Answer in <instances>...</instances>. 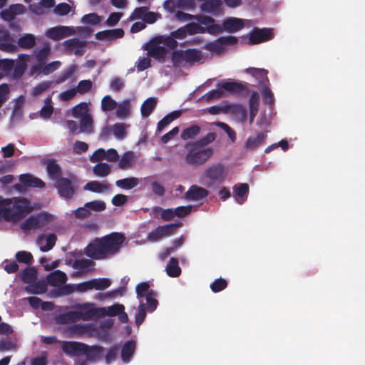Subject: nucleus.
Returning <instances> with one entry per match:
<instances>
[{"instance_id": "2f4dec72", "label": "nucleus", "mask_w": 365, "mask_h": 365, "mask_svg": "<svg viewBox=\"0 0 365 365\" xmlns=\"http://www.w3.org/2000/svg\"><path fill=\"white\" fill-rule=\"evenodd\" d=\"M157 106V100L153 97L147 98L141 105L140 112L144 118L148 117Z\"/></svg>"}, {"instance_id": "ddd939ff", "label": "nucleus", "mask_w": 365, "mask_h": 365, "mask_svg": "<svg viewBox=\"0 0 365 365\" xmlns=\"http://www.w3.org/2000/svg\"><path fill=\"white\" fill-rule=\"evenodd\" d=\"M96 310L91 309L84 313L77 311H71L60 316V322L63 324L74 322L76 319H83L84 320L92 319L95 317Z\"/></svg>"}, {"instance_id": "f704fd0d", "label": "nucleus", "mask_w": 365, "mask_h": 365, "mask_svg": "<svg viewBox=\"0 0 365 365\" xmlns=\"http://www.w3.org/2000/svg\"><path fill=\"white\" fill-rule=\"evenodd\" d=\"M36 44V38L33 34H25L18 40V45L24 49H31Z\"/></svg>"}, {"instance_id": "6e6d98bb", "label": "nucleus", "mask_w": 365, "mask_h": 365, "mask_svg": "<svg viewBox=\"0 0 365 365\" xmlns=\"http://www.w3.org/2000/svg\"><path fill=\"white\" fill-rule=\"evenodd\" d=\"M85 207H88L89 211L101 212L106 207V203L102 200H93L86 202Z\"/></svg>"}, {"instance_id": "a211bd4d", "label": "nucleus", "mask_w": 365, "mask_h": 365, "mask_svg": "<svg viewBox=\"0 0 365 365\" xmlns=\"http://www.w3.org/2000/svg\"><path fill=\"white\" fill-rule=\"evenodd\" d=\"M20 184H16L15 187L20 190L21 185L26 187H45V183L39 178L33 176L31 174H22L19 176Z\"/></svg>"}, {"instance_id": "20e7f679", "label": "nucleus", "mask_w": 365, "mask_h": 365, "mask_svg": "<svg viewBox=\"0 0 365 365\" xmlns=\"http://www.w3.org/2000/svg\"><path fill=\"white\" fill-rule=\"evenodd\" d=\"M21 280L29 284L26 287L27 292L34 294H41L46 291L43 284L36 282L37 279V271L34 267H26L21 272Z\"/></svg>"}, {"instance_id": "f257e3e1", "label": "nucleus", "mask_w": 365, "mask_h": 365, "mask_svg": "<svg viewBox=\"0 0 365 365\" xmlns=\"http://www.w3.org/2000/svg\"><path fill=\"white\" fill-rule=\"evenodd\" d=\"M31 211V202L26 198L0 196V222H18Z\"/></svg>"}, {"instance_id": "393cba45", "label": "nucleus", "mask_w": 365, "mask_h": 365, "mask_svg": "<svg viewBox=\"0 0 365 365\" xmlns=\"http://www.w3.org/2000/svg\"><path fill=\"white\" fill-rule=\"evenodd\" d=\"M266 138V132H260L255 137H249L245 143V148L248 150H254L263 145Z\"/></svg>"}, {"instance_id": "e2e57ef3", "label": "nucleus", "mask_w": 365, "mask_h": 365, "mask_svg": "<svg viewBox=\"0 0 365 365\" xmlns=\"http://www.w3.org/2000/svg\"><path fill=\"white\" fill-rule=\"evenodd\" d=\"M113 133L118 139H123L126 135L125 127L123 123H118L113 126Z\"/></svg>"}, {"instance_id": "5701e85b", "label": "nucleus", "mask_w": 365, "mask_h": 365, "mask_svg": "<svg viewBox=\"0 0 365 365\" xmlns=\"http://www.w3.org/2000/svg\"><path fill=\"white\" fill-rule=\"evenodd\" d=\"M222 1L221 0H208L203 1L200 5L202 11L218 15L221 12Z\"/></svg>"}, {"instance_id": "4be33fe9", "label": "nucleus", "mask_w": 365, "mask_h": 365, "mask_svg": "<svg viewBox=\"0 0 365 365\" xmlns=\"http://www.w3.org/2000/svg\"><path fill=\"white\" fill-rule=\"evenodd\" d=\"M124 36V31L123 29H114L98 31L96 34L95 36L99 41H113L117 38H120Z\"/></svg>"}, {"instance_id": "69168bd1", "label": "nucleus", "mask_w": 365, "mask_h": 365, "mask_svg": "<svg viewBox=\"0 0 365 365\" xmlns=\"http://www.w3.org/2000/svg\"><path fill=\"white\" fill-rule=\"evenodd\" d=\"M51 48L48 44H46L36 53V58L40 63H44L50 53Z\"/></svg>"}, {"instance_id": "bf43d9fd", "label": "nucleus", "mask_w": 365, "mask_h": 365, "mask_svg": "<svg viewBox=\"0 0 365 365\" xmlns=\"http://www.w3.org/2000/svg\"><path fill=\"white\" fill-rule=\"evenodd\" d=\"M93 83L91 80H82L78 82L76 90L80 94H85L91 89Z\"/></svg>"}, {"instance_id": "b1692460", "label": "nucleus", "mask_w": 365, "mask_h": 365, "mask_svg": "<svg viewBox=\"0 0 365 365\" xmlns=\"http://www.w3.org/2000/svg\"><path fill=\"white\" fill-rule=\"evenodd\" d=\"M57 237L55 234H49L47 237L43 235H39L37 239V243L40 245V250L42 252L51 250L56 245Z\"/></svg>"}, {"instance_id": "4c0bfd02", "label": "nucleus", "mask_w": 365, "mask_h": 365, "mask_svg": "<svg viewBox=\"0 0 365 365\" xmlns=\"http://www.w3.org/2000/svg\"><path fill=\"white\" fill-rule=\"evenodd\" d=\"M46 170L49 177L53 180H58L60 178L61 170L60 166L56 163V160H48L46 166Z\"/></svg>"}, {"instance_id": "c756f323", "label": "nucleus", "mask_w": 365, "mask_h": 365, "mask_svg": "<svg viewBox=\"0 0 365 365\" xmlns=\"http://www.w3.org/2000/svg\"><path fill=\"white\" fill-rule=\"evenodd\" d=\"M84 189L91 191L93 192L101 193L110 190V185L107 182H100L99 181L93 180L87 182Z\"/></svg>"}, {"instance_id": "9d476101", "label": "nucleus", "mask_w": 365, "mask_h": 365, "mask_svg": "<svg viewBox=\"0 0 365 365\" xmlns=\"http://www.w3.org/2000/svg\"><path fill=\"white\" fill-rule=\"evenodd\" d=\"M195 21L199 23V25L202 26L204 30L202 34L207 33L212 36L222 34L221 26L215 24V20L212 17L199 14L197 15Z\"/></svg>"}, {"instance_id": "4468645a", "label": "nucleus", "mask_w": 365, "mask_h": 365, "mask_svg": "<svg viewBox=\"0 0 365 365\" xmlns=\"http://www.w3.org/2000/svg\"><path fill=\"white\" fill-rule=\"evenodd\" d=\"M273 29L269 28H255L249 34V43L258 44L271 40L273 38Z\"/></svg>"}, {"instance_id": "4d7b16f0", "label": "nucleus", "mask_w": 365, "mask_h": 365, "mask_svg": "<svg viewBox=\"0 0 365 365\" xmlns=\"http://www.w3.org/2000/svg\"><path fill=\"white\" fill-rule=\"evenodd\" d=\"M155 37L160 38L159 41H161V43L165 44L170 48L173 49L178 46V42L171 33L170 36H159Z\"/></svg>"}, {"instance_id": "49530a36", "label": "nucleus", "mask_w": 365, "mask_h": 365, "mask_svg": "<svg viewBox=\"0 0 365 365\" xmlns=\"http://www.w3.org/2000/svg\"><path fill=\"white\" fill-rule=\"evenodd\" d=\"M216 133H208L206 135L201 138L200 139L192 142L195 144V145H198L201 148H206L207 146L213 143L216 139Z\"/></svg>"}, {"instance_id": "052dcab7", "label": "nucleus", "mask_w": 365, "mask_h": 365, "mask_svg": "<svg viewBox=\"0 0 365 365\" xmlns=\"http://www.w3.org/2000/svg\"><path fill=\"white\" fill-rule=\"evenodd\" d=\"M186 29L187 34L189 35H195L197 34H202L204 30L202 28V26L199 25V24L191 22L185 26Z\"/></svg>"}, {"instance_id": "5fc2aeb1", "label": "nucleus", "mask_w": 365, "mask_h": 365, "mask_svg": "<svg viewBox=\"0 0 365 365\" xmlns=\"http://www.w3.org/2000/svg\"><path fill=\"white\" fill-rule=\"evenodd\" d=\"M63 46L68 50L76 48H84L86 42L80 41L78 38L68 39L63 42Z\"/></svg>"}, {"instance_id": "603ef678", "label": "nucleus", "mask_w": 365, "mask_h": 365, "mask_svg": "<svg viewBox=\"0 0 365 365\" xmlns=\"http://www.w3.org/2000/svg\"><path fill=\"white\" fill-rule=\"evenodd\" d=\"M133 160V152L125 153L119 160V163H118L119 168H120L122 170H125V169L128 168L130 166Z\"/></svg>"}, {"instance_id": "2eb2a0df", "label": "nucleus", "mask_w": 365, "mask_h": 365, "mask_svg": "<svg viewBox=\"0 0 365 365\" xmlns=\"http://www.w3.org/2000/svg\"><path fill=\"white\" fill-rule=\"evenodd\" d=\"M63 351L71 356H80L86 353L85 349H87V344L75 341H64L61 346Z\"/></svg>"}, {"instance_id": "1a4fd4ad", "label": "nucleus", "mask_w": 365, "mask_h": 365, "mask_svg": "<svg viewBox=\"0 0 365 365\" xmlns=\"http://www.w3.org/2000/svg\"><path fill=\"white\" fill-rule=\"evenodd\" d=\"M49 215L46 212H40L37 215H30L21 225L24 231L39 228L46 225L49 222Z\"/></svg>"}, {"instance_id": "f03ea898", "label": "nucleus", "mask_w": 365, "mask_h": 365, "mask_svg": "<svg viewBox=\"0 0 365 365\" xmlns=\"http://www.w3.org/2000/svg\"><path fill=\"white\" fill-rule=\"evenodd\" d=\"M185 148H187V153L185 160L189 165L195 168L205 164L214 154L212 148H203L195 145L193 143L187 144Z\"/></svg>"}, {"instance_id": "423d86ee", "label": "nucleus", "mask_w": 365, "mask_h": 365, "mask_svg": "<svg viewBox=\"0 0 365 365\" xmlns=\"http://www.w3.org/2000/svg\"><path fill=\"white\" fill-rule=\"evenodd\" d=\"M238 39L235 36H220L212 41L207 43L204 48L212 53L220 55L225 51L227 46L236 45Z\"/></svg>"}, {"instance_id": "f3484780", "label": "nucleus", "mask_w": 365, "mask_h": 365, "mask_svg": "<svg viewBox=\"0 0 365 365\" xmlns=\"http://www.w3.org/2000/svg\"><path fill=\"white\" fill-rule=\"evenodd\" d=\"M74 34V29L72 27L65 26H58L49 29L46 31V36L54 41H59Z\"/></svg>"}, {"instance_id": "6ab92c4d", "label": "nucleus", "mask_w": 365, "mask_h": 365, "mask_svg": "<svg viewBox=\"0 0 365 365\" xmlns=\"http://www.w3.org/2000/svg\"><path fill=\"white\" fill-rule=\"evenodd\" d=\"M209 194V191L205 188L197 185H192L185 193L184 197L187 200L199 201L205 199Z\"/></svg>"}, {"instance_id": "412c9836", "label": "nucleus", "mask_w": 365, "mask_h": 365, "mask_svg": "<svg viewBox=\"0 0 365 365\" xmlns=\"http://www.w3.org/2000/svg\"><path fill=\"white\" fill-rule=\"evenodd\" d=\"M220 26L222 33L225 31L228 33H235L243 29L244 22L242 19L229 17L225 19Z\"/></svg>"}, {"instance_id": "8fccbe9b", "label": "nucleus", "mask_w": 365, "mask_h": 365, "mask_svg": "<svg viewBox=\"0 0 365 365\" xmlns=\"http://www.w3.org/2000/svg\"><path fill=\"white\" fill-rule=\"evenodd\" d=\"M101 21V18L96 13H90L84 15L81 21L84 24H89L92 26H96L100 24Z\"/></svg>"}, {"instance_id": "0e129e2a", "label": "nucleus", "mask_w": 365, "mask_h": 365, "mask_svg": "<svg viewBox=\"0 0 365 365\" xmlns=\"http://www.w3.org/2000/svg\"><path fill=\"white\" fill-rule=\"evenodd\" d=\"M123 14L120 12H113L106 19L105 24L108 26H115L122 18Z\"/></svg>"}, {"instance_id": "680f3d73", "label": "nucleus", "mask_w": 365, "mask_h": 365, "mask_svg": "<svg viewBox=\"0 0 365 365\" xmlns=\"http://www.w3.org/2000/svg\"><path fill=\"white\" fill-rule=\"evenodd\" d=\"M146 317V307L145 304L143 303H140L138 307V312L135 315V324L138 326H140Z\"/></svg>"}, {"instance_id": "3c124183", "label": "nucleus", "mask_w": 365, "mask_h": 365, "mask_svg": "<svg viewBox=\"0 0 365 365\" xmlns=\"http://www.w3.org/2000/svg\"><path fill=\"white\" fill-rule=\"evenodd\" d=\"M117 103L110 96H106L101 101V108L103 111H111L116 108Z\"/></svg>"}, {"instance_id": "cd10ccee", "label": "nucleus", "mask_w": 365, "mask_h": 365, "mask_svg": "<svg viewBox=\"0 0 365 365\" xmlns=\"http://www.w3.org/2000/svg\"><path fill=\"white\" fill-rule=\"evenodd\" d=\"M85 350L86 353H84V356H86L87 360L90 361H95L100 359L103 356L104 351L103 347L98 345L88 346L87 344V349H85Z\"/></svg>"}, {"instance_id": "9b49d317", "label": "nucleus", "mask_w": 365, "mask_h": 365, "mask_svg": "<svg viewBox=\"0 0 365 365\" xmlns=\"http://www.w3.org/2000/svg\"><path fill=\"white\" fill-rule=\"evenodd\" d=\"M180 225L181 224L172 223L158 226L148 234V238L150 241L156 242L162 238L168 237L173 235Z\"/></svg>"}, {"instance_id": "de8ad7c7", "label": "nucleus", "mask_w": 365, "mask_h": 365, "mask_svg": "<svg viewBox=\"0 0 365 365\" xmlns=\"http://www.w3.org/2000/svg\"><path fill=\"white\" fill-rule=\"evenodd\" d=\"M91 280L92 289H95L96 290H104L111 284L110 280L107 278L93 279Z\"/></svg>"}, {"instance_id": "39448f33", "label": "nucleus", "mask_w": 365, "mask_h": 365, "mask_svg": "<svg viewBox=\"0 0 365 365\" xmlns=\"http://www.w3.org/2000/svg\"><path fill=\"white\" fill-rule=\"evenodd\" d=\"M102 239L109 256H113L118 253L125 241V235L116 232L106 235L102 237Z\"/></svg>"}, {"instance_id": "72a5a7b5", "label": "nucleus", "mask_w": 365, "mask_h": 365, "mask_svg": "<svg viewBox=\"0 0 365 365\" xmlns=\"http://www.w3.org/2000/svg\"><path fill=\"white\" fill-rule=\"evenodd\" d=\"M117 109L115 115L119 118H127L130 113L131 104L128 99H125L120 102L118 105L117 104Z\"/></svg>"}, {"instance_id": "7c9ffc66", "label": "nucleus", "mask_w": 365, "mask_h": 365, "mask_svg": "<svg viewBox=\"0 0 365 365\" xmlns=\"http://www.w3.org/2000/svg\"><path fill=\"white\" fill-rule=\"evenodd\" d=\"M259 103V96L257 92L254 91L252 93L250 100H249V106H250V122L252 123L254 120L255 117L256 116L258 107Z\"/></svg>"}, {"instance_id": "c03bdc74", "label": "nucleus", "mask_w": 365, "mask_h": 365, "mask_svg": "<svg viewBox=\"0 0 365 365\" xmlns=\"http://www.w3.org/2000/svg\"><path fill=\"white\" fill-rule=\"evenodd\" d=\"M88 106L86 102H81L74 106L72 109V115L76 118H81L86 115H89Z\"/></svg>"}, {"instance_id": "a878e982", "label": "nucleus", "mask_w": 365, "mask_h": 365, "mask_svg": "<svg viewBox=\"0 0 365 365\" xmlns=\"http://www.w3.org/2000/svg\"><path fill=\"white\" fill-rule=\"evenodd\" d=\"M136 349V343L134 340H128L122 346L121 349V359L123 362L128 363L129 362Z\"/></svg>"}, {"instance_id": "37998d69", "label": "nucleus", "mask_w": 365, "mask_h": 365, "mask_svg": "<svg viewBox=\"0 0 365 365\" xmlns=\"http://www.w3.org/2000/svg\"><path fill=\"white\" fill-rule=\"evenodd\" d=\"M93 173L98 177H106L111 172V166L106 163H98L93 168Z\"/></svg>"}, {"instance_id": "0eeeda50", "label": "nucleus", "mask_w": 365, "mask_h": 365, "mask_svg": "<svg viewBox=\"0 0 365 365\" xmlns=\"http://www.w3.org/2000/svg\"><path fill=\"white\" fill-rule=\"evenodd\" d=\"M105 245L102 237H97L86 247L85 255L94 260L106 259L109 255Z\"/></svg>"}, {"instance_id": "774afa93", "label": "nucleus", "mask_w": 365, "mask_h": 365, "mask_svg": "<svg viewBox=\"0 0 365 365\" xmlns=\"http://www.w3.org/2000/svg\"><path fill=\"white\" fill-rule=\"evenodd\" d=\"M75 71L76 66L73 65L70 66L61 73V74L58 76V78L57 79L56 82L58 83L64 82L65 81L71 78Z\"/></svg>"}, {"instance_id": "c9c22d12", "label": "nucleus", "mask_w": 365, "mask_h": 365, "mask_svg": "<svg viewBox=\"0 0 365 365\" xmlns=\"http://www.w3.org/2000/svg\"><path fill=\"white\" fill-rule=\"evenodd\" d=\"M166 272L169 277H177L181 274V268L178 265V260L172 257L166 266Z\"/></svg>"}, {"instance_id": "7ed1b4c3", "label": "nucleus", "mask_w": 365, "mask_h": 365, "mask_svg": "<svg viewBox=\"0 0 365 365\" xmlns=\"http://www.w3.org/2000/svg\"><path fill=\"white\" fill-rule=\"evenodd\" d=\"M202 53L200 50L188 48L186 50L175 51L172 53L171 60L175 66H180L183 63L193 66L200 61Z\"/></svg>"}, {"instance_id": "6e6552de", "label": "nucleus", "mask_w": 365, "mask_h": 365, "mask_svg": "<svg viewBox=\"0 0 365 365\" xmlns=\"http://www.w3.org/2000/svg\"><path fill=\"white\" fill-rule=\"evenodd\" d=\"M160 38L154 37L149 42L146 43L144 49L147 51L148 56L153 58L160 63L165 61L167 49L162 46Z\"/></svg>"}, {"instance_id": "79ce46f5", "label": "nucleus", "mask_w": 365, "mask_h": 365, "mask_svg": "<svg viewBox=\"0 0 365 365\" xmlns=\"http://www.w3.org/2000/svg\"><path fill=\"white\" fill-rule=\"evenodd\" d=\"M94 265V262L89 259H76L73 263V268L81 272H86L89 268Z\"/></svg>"}, {"instance_id": "bb28decb", "label": "nucleus", "mask_w": 365, "mask_h": 365, "mask_svg": "<svg viewBox=\"0 0 365 365\" xmlns=\"http://www.w3.org/2000/svg\"><path fill=\"white\" fill-rule=\"evenodd\" d=\"M217 87L232 94H240L246 90L245 86L241 83L231 81L218 83Z\"/></svg>"}, {"instance_id": "f8f14e48", "label": "nucleus", "mask_w": 365, "mask_h": 365, "mask_svg": "<svg viewBox=\"0 0 365 365\" xmlns=\"http://www.w3.org/2000/svg\"><path fill=\"white\" fill-rule=\"evenodd\" d=\"M203 175L212 182L221 183L225 178V166L221 163H213L205 169Z\"/></svg>"}, {"instance_id": "13d9d810", "label": "nucleus", "mask_w": 365, "mask_h": 365, "mask_svg": "<svg viewBox=\"0 0 365 365\" xmlns=\"http://www.w3.org/2000/svg\"><path fill=\"white\" fill-rule=\"evenodd\" d=\"M227 287V282L222 278H218L215 279L211 284L210 289L215 292L217 293L224 290Z\"/></svg>"}, {"instance_id": "a19ab883", "label": "nucleus", "mask_w": 365, "mask_h": 365, "mask_svg": "<svg viewBox=\"0 0 365 365\" xmlns=\"http://www.w3.org/2000/svg\"><path fill=\"white\" fill-rule=\"evenodd\" d=\"M138 184V178L131 177L118 180L115 182L117 187L124 190H131Z\"/></svg>"}, {"instance_id": "58836bf2", "label": "nucleus", "mask_w": 365, "mask_h": 365, "mask_svg": "<svg viewBox=\"0 0 365 365\" xmlns=\"http://www.w3.org/2000/svg\"><path fill=\"white\" fill-rule=\"evenodd\" d=\"M79 128L80 133L88 134L93 133V118L91 114L80 118Z\"/></svg>"}, {"instance_id": "dca6fc26", "label": "nucleus", "mask_w": 365, "mask_h": 365, "mask_svg": "<svg viewBox=\"0 0 365 365\" xmlns=\"http://www.w3.org/2000/svg\"><path fill=\"white\" fill-rule=\"evenodd\" d=\"M55 187L59 195L66 199L72 198L75 193V187L72 181L66 178H58L55 183Z\"/></svg>"}, {"instance_id": "ea45409f", "label": "nucleus", "mask_w": 365, "mask_h": 365, "mask_svg": "<svg viewBox=\"0 0 365 365\" xmlns=\"http://www.w3.org/2000/svg\"><path fill=\"white\" fill-rule=\"evenodd\" d=\"M201 128L197 125H192L184 129L180 135L182 140L193 139L200 133Z\"/></svg>"}, {"instance_id": "864d4df0", "label": "nucleus", "mask_w": 365, "mask_h": 365, "mask_svg": "<svg viewBox=\"0 0 365 365\" xmlns=\"http://www.w3.org/2000/svg\"><path fill=\"white\" fill-rule=\"evenodd\" d=\"M150 284L147 282H140L137 284L135 292L138 299L145 297L150 292Z\"/></svg>"}, {"instance_id": "aec40b11", "label": "nucleus", "mask_w": 365, "mask_h": 365, "mask_svg": "<svg viewBox=\"0 0 365 365\" xmlns=\"http://www.w3.org/2000/svg\"><path fill=\"white\" fill-rule=\"evenodd\" d=\"M26 8L23 4H14L10 5L8 9L1 11L0 16L4 21H11L17 15L24 14Z\"/></svg>"}, {"instance_id": "338daca9", "label": "nucleus", "mask_w": 365, "mask_h": 365, "mask_svg": "<svg viewBox=\"0 0 365 365\" xmlns=\"http://www.w3.org/2000/svg\"><path fill=\"white\" fill-rule=\"evenodd\" d=\"M148 6H141L139 8H136L133 11V12L132 13V14L130 15L129 19L130 20L140 19H141L143 20L145 16V14L148 12Z\"/></svg>"}, {"instance_id": "c85d7f7f", "label": "nucleus", "mask_w": 365, "mask_h": 365, "mask_svg": "<svg viewBox=\"0 0 365 365\" xmlns=\"http://www.w3.org/2000/svg\"><path fill=\"white\" fill-rule=\"evenodd\" d=\"M233 190L237 202L242 204L247 197L249 185L247 183H238L233 187Z\"/></svg>"}, {"instance_id": "473e14b6", "label": "nucleus", "mask_w": 365, "mask_h": 365, "mask_svg": "<svg viewBox=\"0 0 365 365\" xmlns=\"http://www.w3.org/2000/svg\"><path fill=\"white\" fill-rule=\"evenodd\" d=\"M66 280V274L61 270H56L49 274L47 277L48 284L53 286L64 284Z\"/></svg>"}, {"instance_id": "a18cd8bd", "label": "nucleus", "mask_w": 365, "mask_h": 365, "mask_svg": "<svg viewBox=\"0 0 365 365\" xmlns=\"http://www.w3.org/2000/svg\"><path fill=\"white\" fill-rule=\"evenodd\" d=\"M157 293L154 290L151 289L147 296L145 297L148 305L147 309L150 312L155 311L158 305V301L155 299Z\"/></svg>"}, {"instance_id": "e433bc0d", "label": "nucleus", "mask_w": 365, "mask_h": 365, "mask_svg": "<svg viewBox=\"0 0 365 365\" xmlns=\"http://www.w3.org/2000/svg\"><path fill=\"white\" fill-rule=\"evenodd\" d=\"M247 71L255 77L259 84H264L265 81H268V71L264 68H250Z\"/></svg>"}, {"instance_id": "09e8293b", "label": "nucleus", "mask_w": 365, "mask_h": 365, "mask_svg": "<svg viewBox=\"0 0 365 365\" xmlns=\"http://www.w3.org/2000/svg\"><path fill=\"white\" fill-rule=\"evenodd\" d=\"M16 259L20 263L31 264L34 262V257L31 252L27 251H19L15 255Z\"/></svg>"}]
</instances>
